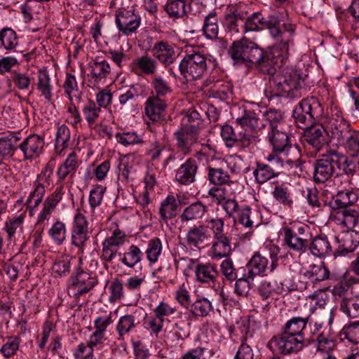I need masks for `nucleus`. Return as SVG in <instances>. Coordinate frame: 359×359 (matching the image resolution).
<instances>
[{
	"label": "nucleus",
	"mask_w": 359,
	"mask_h": 359,
	"mask_svg": "<svg viewBox=\"0 0 359 359\" xmlns=\"http://www.w3.org/2000/svg\"><path fill=\"white\" fill-rule=\"evenodd\" d=\"M228 53L235 64L252 63L260 72L269 76L275 75L279 68L278 58L272 50H264L246 37L234 41Z\"/></svg>",
	"instance_id": "nucleus-1"
},
{
	"label": "nucleus",
	"mask_w": 359,
	"mask_h": 359,
	"mask_svg": "<svg viewBox=\"0 0 359 359\" xmlns=\"http://www.w3.org/2000/svg\"><path fill=\"white\" fill-rule=\"evenodd\" d=\"M352 165L347 158L335 151H330L323 154L320 158L315 163L313 179L316 182L324 183L332 177L338 171L343 170L346 174L352 173Z\"/></svg>",
	"instance_id": "nucleus-2"
},
{
	"label": "nucleus",
	"mask_w": 359,
	"mask_h": 359,
	"mask_svg": "<svg viewBox=\"0 0 359 359\" xmlns=\"http://www.w3.org/2000/svg\"><path fill=\"white\" fill-rule=\"evenodd\" d=\"M268 138L273 151L285 156L286 164H297L301 157L300 150L296 144L292 143L290 136L284 128L269 131Z\"/></svg>",
	"instance_id": "nucleus-3"
},
{
	"label": "nucleus",
	"mask_w": 359,
	"mask_h": 359,
	"mask_svg": "<svg viewBox=\"0 0 359 359\" xmlns=\"http://www.w3.org/2000/svg\"><path fill=\"white\" fill-rule=\"evenodd\" d=\"M187 54L181 60L179 69L187 81L200 79L207 70L208 57L196 50H186Z\"/></svg>",
	"instance_id": "nucleus-4"
},
{
	"label": "nucleus",
	"mask_w": 359,
	"mask_h": 359,
	"mask_svg": "<svg viewBox=\"0 0 359 359\" xmlns=\"http://www.w3.org/2000/svg\"><path fill=\"white\" fill-rule=\"evenodd\" d=\"M323 113V108L318 100L311 97L299 102L293 109L292 116L299 128L307 129Z\"/></svg>",
	"instance_id": "nucleus-5"
},
{
	"label": "nucleus",
	"mask_w": 359,
	"mask_h": 359,
	"mask_svg": "<svg viewBox=\"0 0 359 359\" xmlns=\"http://www.w3.org/2000/svg\"><path fill=\"white\" fill-rule=\"evenodd\" d=\"M284 243L290 249L298 252H304L308 247L311 233L309 227L305 224L294 223L283 228Z\"/></svg>",
	"instance_id": "nucleus-6"
},
{
	"label": "nucleus",
	"mask_w": 359,
	"mask_h": 359,
	"mask_svg": "<svg viewBox=\"0 0 359 359\" xmlns=\"http://www.w3.org/2000/svg\"><path fill=\"white\" fill-rule=\"evenodd\" d=\"M311 341H314V339L282 332L281 334L273 337L268 346L270 348H274L276 351L281 354L288 355L298 353Z\"/></svg>",
	"instance_id": "nucleus-7"
},
{
	"label": "nucleus",
	"mask_w": 359,
	"mask_h": 359,
	"mask_svg": "<svg viewBox=\"0 0 359 359\" xmlns=\"http://www.w3.org/2000/svg\"><path fill=\"white\" fill-rule=\"evenodd\" d=\"M278 96L300 97L299 89L301 88V79L299 74L292 69L283 68L273 80Z\"/></svg>",
	"instance_id": "nucleus-8"
},
{
	"label": "nucleus",
	"mask_w": 359,
	"mask_h": 359,
	"mask_svg": "<svg viewBox=\"0 0 359 359\" xmlns=\"http://www.w3.org/2000/svg\"><path fill=\"white\" fill-rule=\"evenodd\" d=\"M325 123L327 126V135L336 140L339 144L344 143L351 133L354 131L350 123L343 117L341 111L337 108L332 109L331 114L327 117Z\"/></svg>",
	"instance_id": "nucleus-9"
},
{
	"label": "nucleus",
	"mask_w": 359,
	"mask_h": 359,
	"mask_svg": "<svg viewBox=\"0 0 359 359\" xmlns=\"http://www.w3.org/2000/svg\"><path fill=\"white\" fill-rule=\"evenodd\" d=\"M221 136L228 147L239 146L246 148L256 140L254 133L244 132L238 124L235 128L230 125L223 126L221 128Z\"/></svg>",
	"instance_id": "nucleus-10"
},
{
	"label": "nucleus",
	"mask_w": 359,
	"mask_h": 359,
	"mask_svg": "<svg viewBox=\"0 0 359 359\" xmlns=\"http://www.w3.org/2000/svg\"><path fill=\"white\" fill-rule=\"evenodd\" d=\"M200 129L195 125L182 126L174 133L177 150L184 156L190 154L199 142Z\"/></svg>",
	"instance_id": "nucleus-11"
},
{
	"label": "nucleus",
	"mask_w": 359,
	"mask_h": 359,
	"mask_svg": "<svg viewBox=\"0 0 359 359\" xmlns=\"http://www.w3.org/2000/svg\"><path fill=\"white\" fill-rule=\"evenodd\" d=\"M271 263L269 259L259 252H255L247 263L248 278L253 279L256 276H265L266 271L271 272L276 269L277 258L275 252L270 253Z\"/></svg>",
	"instance_id": "nucleus-12"
},
{
	"label": "nucleus",
	"mask_w": 359,
	"mask_h": 359,
	"mask_svg": "<svg viewBox=\"0 0 359 359\" xmlns=\"http://www.w3.org/2000/svg\"><path fill=\"white\" fill-rule=\"evenodd\" d=\"M96 283V278L91 273L83 271H77L71 277L68 293L75 298H79L88 292Z\"/></svg>",
	"instance_id": "nucleus-13"
},
{
	"label": "nucleus",
	"mask_w": 359,
	"mask_h": 359,
	"mask_svg": "<svg viewBox=\"0 0 359 359\" xmlns=\"http://www.w3.org/2000/svg\"><path fill=\"white\" fill-rule=\"evenodd\" d=\"M330 219L337 225L352 229L359 225V208L353 206L333 210Z\"/></svg>",
	"instance_id": "nucleus-14"
},
{
	"label": "nucleus",
	"mask_w": 359,
	"mask_h": 359,
	"mask_svg": "<svg viewBox=\"0 0 359 359\" xmlns=\"http://www.w3.org/2000/svg\"><path fill=\"white\" fill-rule=\"evenodd\" d=\"M262 115L260 110L256 111L243 108L241 115L236 118V123L244 132L253 133V130L265 127L264 120L261 118Z\"/></svg>",
	"instance_id": "nucleus-15"
},
{
	"label": "nucleus",
	"mask_w": 359,
	"mask_h": 359,
	"mask_svg": "<svg viewBox=\"0 0 359 359\" xmlns=\"http://www.w3.org/2000/svg\"><path fill=\"white\" fill-rule=\"evenodd\" d=\"M45 142L42 137L33 134L27 137L19 145L25 160H32L40 156Z\"/></svg>",
	"instance_id": "nucleus-16"
},
{
	"label": "nucleus",
	"mask_w": 359,
	"mask_h": 359,
	"mask_svg": "<svg viewBox=\"0 0 359 359\" xmlns=\"http://www.w3.org/2000/svg\"><path fill=\"white\" fill-rule=\"evenodd\" d=\"M151 52L154 58L157 59L165 67L172 64L177 58L173 46L165 41L156 42L152 46Z\"/></svg>",
	"instance_id": "nucleus-17"
},
{
	"label": "nucleus",
	"mask_w": 359,
	"mask_h": 359,
	"mask_svg": "<svg viewBox=\"0 0 359 359\" xmlns=\"http://www.w3.org/2000/svg\"><path fill=\"white\" fill-rule=\"evenodd\" d=\"M327 126L326 124H316L310 126L306 130L304 141L311 146L316 151L327 143Z\"/></svg>",
	"instance_id": "nucleus-18"
},
{
	"label": "nucleus",
	"mask_w": 359,
	"mask_h": 359,
	"mask_svg": "<svg viewBox=\"0 0 359 359\" xmlns=\"http://www.w3.org/2000/svg\"><path fill=\"white\" fill-rule=\"evenodd\" d=\"M107 341L106 334L94 332L90 337L87 344L79 345L74 353L76 359H93V348L99 345L104 344Z\"/></svg>",
	"instance_id": "nucleus-19"
},
{
	"label": "nucleus",
	"mask_w": 359,
	"mask_h": 359,
	"mask_svg": "<svg viewBox=\"0 0 359 359\" xmlns=\"http://www.w3.org/2000/svg\"><path fill=\"white\" fill-rule=\"evenodd\" d=\"M211 235L204 224L194 225L186 234V242L189 246L200 248L210 240Z\"/></svg>",
	"instance_id": "nucleus-20"
},
{
	"label": "nucleus",
	"mask_w": 359,
	"mask_h": 359,
	"mask_svg": "<svg viewBox=\"0 0 359 359\" xmlns=\"http://www.w3.org/2000/svg\"><path fill=\"white\" fill-rule=\"evenodd\" d=\"M197 170L196 161L194 158H189L176 170L175 180L184 185L194 183L196 180Z\"/></svg>",
	"instance_id": "nucleus-21"
},
{
	"label": "nucleus",
	"mask_w": 359,
	"mask_h": 359,
	"mask_svg": "<svg viewBox=\"0 0 359 359\" xmlns=\"http://www.w3.org/2000/svg\"><path fill=\"white\" fill-rule=\"evenodd\" d=\"M116 24L120 31L129 34L138 28L140 21L131 11L121 9L116 12Z\"/></svg>",
	"instance_id": "nucleus-22"
},
{
	"label": "nucleus",
	"mask_w": 359,
	"mask_h": 359,
	"mask_svg": "<svg viewBox=\"0 0 359 359\" xmlns=\"http://www.w3.org/2000/svg\"><path fill=\"white\" fill-rule=\"evenodd\" d=\"M206 86H210L208 90L210 96L225 100L232 95L233 86L231 83L226 80H208L205 81Z\"/></svg>",
	"instance_id": "nucleus-23"
},
{
	"label": "nucleus",
	"mask_w": 359,
	"mask_h": 359,
	"mask_svg": "<svg viewBox=\"0 0 359 359\" xmlns=\"http://www.w3.org/2000/svg\"><path fill=\"white\" fill-rule=\"evenodd\" d=\"M208 212V208L201 201L195 202L185 208L180 215L182 226H187L189 222L203 218Z\"/></svg>",
	"instance_id": "nucleus-24"
},
{
	"label": "nucleus",
	"mask_w": 359,
	"mask_h": 359,
	"mask_svg": "<svg viewBox=\"0 0 359 359\" xmlns=\"http://www.w3.org/2000/svg\"><path fill=\"white\" fill-rule=\"evenodd\" d=\"M231 241L226 235L213 238L210 250L212 259L226 258L231 255Z\"/></svg>",
	"instance_id": "nucleus-25"
},
{
	"label": "nucleus",
	"mask_w": 359,
	"mask_h": 359,
	"mask_svg": "<svg viewBox=\"0 0 359 359\" xmlns=\"http://www.w3.org/2000/svg\"><path fill=\"white\" fill-rule=\"evenodd\" d=\"M195 275L196 280L201 283H212L215 285L219 277V272L214 264H198L196 266Z\"/></svg>",
	"instance_id": "nucleus-26"
},
{
	"label": "nucleus",
	"mask_w": 359,
	"mask_h": 359,
	"mask_svg": "<svg viewBox=\"0 0 359 359\" xmlns=\"http://www.w3.org/2000/svg\"><path fill=\"white\" fill-rule=\"evenodd\" d=\"M358 200L357 194L351 191H339L335 196H332L330 202L334 210H339L348 207H353V203Z\"/></svg>",
	"instance_id": "nucleus-27"
},
{
	"label": "nucleus",
	"mask_w": 359,
	"mask_h": 359,
	"mask_svg": "<svg viewBox=\"0 0 359 359\" xmlns=\"http://www.w3.org/2000/svg\"><path fill=\"white\" fill-rule=\"evenodd\" d=\"M166 108L164 100L158 97H149L145 103V114L153 121H157L160 119L162 113Z\"/></svg>",
	"instance_id": "nucleus-28"
},
{
	"label": "nucleus",
	"mask_w": 359,
	"mask_h": 359,
	"mask_svg": "<svg viewBox=\"0 0 359 359\" xmlns=\"http://www.w3.org/2000/svg\"><path fill=\"white\" fill-rule=\"evenodd\" d=\"M238 222L246 228L258 226L261 223V215L258 210H252L249 206L244 205L237 216Z\"/></svg>",
	"instance_id": "nucleus-29"
},
{
	"label": "nucleus",
	"mask_w": 359,
	"mask_h": 359,
	"mask_svg": "<svg viewBox=\"0 0 359 359\" xmlns=\"http://www.w3.org/2000/svg\"><path fill=\"white\" fill-rule=\"evenodd\" d=\"M308 319L301 317H294L287 321L282 327V332L292 335H298L301 337H306L305 330Z\"/></svg>",
	"instance_id": "nucleus-30"
},
{
	"label": "nucleus",
	"mask_w": 359,
	"mask_h": 359,
	"mask_svg": "<svg viewBox=\"0 0 359 359\" xmlns=\"http://www.w3.org/2000/svg\"><path fill=\"white\" fill-rule=\"evenodd\" d=\"M309 250L312 255L316 257H325L332 252V247L325 236H316L309 245Z\"/></svg>",
	"instance_id": "nucleus-31"
},
{
	"label": "nucleus",
	"mask_w": 359,
	"mask_h": 359,
	"mask_svg": "<svg viewBox=\"0 0 359 359\" xmlns=\"http://www.w3.org/2000/svg\"><path fill=\"white\" fill-rule=\"evenodd\" d=\"M289 287L285 286L283 283V278L280 279L279 284H274L272 282L264 280L261 283L258 288L259 295L263 299H266L270 297L273 293L283 294L287 292Z\"/></svg>",
	"instance_id": "nucleus-32"
},
{
	"label": "nucleus",
	"mask_w": 359,
	"mask_h": 359,
	"mask_svg": "<svg viewBox=\"0 0 359 359\" xmlns=\"http://www.w3.org/2000/svg\"><path fill=\"white\" fill-rule=\"evenodd\" d=\"M20 140V137L16 134H9L0 137V158L13 156L17 149L15 144Z\"/></svg>",
	"instance_id": "nucleus-33"
},
{
	"label": "nucleus",
	"mask_w": 359,
	"mask_h": 359,
	"mask_svg": "<svg viewBox=\"0 0 359 359\" xmlns=\"http://www.w3.org/2000/svg\"><path fill=\"white\" fill-rule=\"evenodd\" d=\"M272 196L279 203L289 208H292L294 203L292 196L286 184H279L277 183L272 191Z\"/></svg>",
	"instance_id": "nucleus-34"
},
{
	"label": "nucleus",
	"mask_w": 359,
	"mask_h": 359,
	"mask_svg": "<svg viewBox=\"0 0 359 359\" xmlns=\"http://www.w3.org/2000/svg\"><path fill=\"white\" fill-rule=\"evenodd\" d=\"M164 10L173 19L183 18L187 13L185 0H167Z\"/></svg>",
	"instance_id": "nucleus-35"
},
{
	"label": "nucleus",
	"mask_w": 359,
	"mask_h": 359,
	"mask_svg": "<svg viewBox=\"0 0 359 359\" xmlns=\"http://www.w3.org/2000/svg\"><path fill=\"white\" fill-rule=\"evenodd\" d=\"M261 118L264 120L265 126L266 123H269L270 131H273L279 129H283L285 123L283 121V114L281 112L276 109H270L264 112H262Z\"/></svg>",
	"instance_id": "nucleus-36"
},
{
	"label": "nucleus",
	"mask_w": 359,
	"mask_h": 359,
	"mask_svg": "<svg viewBox=\"0 0 359 359\" xmlns=\"http://www.w3.org/2000/svg\"><path fill=\"white\" fill-rule=\"evenodd\" d=\"M188 310L194 317H206L212 311L213 306L207 298L201 297L191 303Z\"/></svg>",
	"instance_id": "nucleus-37"
},
{
	"label": "nucleus",
	"mask_w": 359,
	"mask_h": 359,
	"mask_svg": "<svg viewBox=\"0 0 359 359\" xmlns=\"http://www.w3.org/2000/svg\"><path fill=\"white\" fill-rule=\"evenodd\" d=\"M208 178L209 182L215 185L229 184L233 182L231 175L222 168H208Z\"/></svg>",
	"instance_id": "nucleus-38"
},
{
	"label": "nucleus",
	"mask_w": 359,
	"mask_h": 359,
	"mask_svg": "<svg viewBox=\"0 0 359 359\" xmlns=\"http://www.w3.org/2000/svg\"><path fill=\"white\" fill-rule=\"evenodd\" d=\"M304 276L311 280L312 283L323 281L329 278V270L323 264H313L309 270L304 273Z\"/></svg>",
	"instance_id": "nucleus-39"
},
{
	"label": "nucleus",
	"mask_w": 359,
	"mask_h": 359,
	"mask_svg": "<svg viewBox=\"0 0 359 359\" xmlns=\"http://www.w3.org/2000/svg\"><path fill=\"white\" fill-rule=\"evenodd\" d=\"M178 205L173 196H168L161 204L159 215L161 218L166 222L177 215Z\"/></svg>",
	"instance_id": "nucleus-40"
},
{
	"label": "nucleus",
	"mask_w": 359,
	"mask_h": 359,
	"mask_svg": "<svg viewBox=\"0 0 359 359\" xmlns=\"http://www.w3.org/2000/svg\"><path fill=\"white\" fill-rule=\"evenodd\" d=\"M78 166L76 155L74 152H72L57 170V175L59 179L62 180L68 175H73Z\"/></svg>",
	"instance_id": "nucleus-41"
},
{
	"label": "nucleus",
	"mask_w": 359,
	"mask_h": 359,
	"mask_svg": "<svg viewBox=\"0 0 359 359\" xmlns=\"http://www.w3.org/2000/svg\"><path fill=\"white\" fill-rule=\"evenodd\" d=\"M37 89L41 95L47 100H50L52 93V86L50 79L46 70H39L37 76Z\"/></svg>",
	"instance_id": "nucleus-42"
},
{
	"label": "nucleus",
	"mask_w": 359,
	"mask_h": 359,
	"mask_svg": "<svg viewBox=\"0 0 359 359\" xmlns=\"http://www.w3.org/2000/svg\"><path fill=\"white\" fill-rule=\"evenodd\" d=\"M247 13L238 9H229L225 16L224 24L229 31L238 32L239 20H244Z\"/></svg>",
	"instance_id": "nucleus-43"
},
{
	"label": "nucleus",
	"mask_w": 359,
	"mask_h": 359,
	"mask_svg": "<svg viewBox=\"0 0 359 359\" xmlns=\"http://www.w3.org/2000/svg\"><path fill=\"white\" fill-rule=\"evenodd\" d=\"M0 41L6 50H12L18 45V36L13 29L5 27L0 31Z\"/></svg>",
	"instance_id": "nucleus-44"
},
{
	"label": "nucleus",
	"mask_w": 359,
	"mask_h": 359,
	"mask_svg": "<svg viewBox=\"0 0 359 359\" xmlns=\"http://www.w3.org/2000/svg\"><path fill=\"white\" fill-rule=\"evenodd\" d=\"M341 340L348 339L353 344L359 343V320L346 325L339 332Z\"/></svg>",
	"instance_id": "nucleus-45"
},
{
	"label": "nucleus",
	"mask_w": 359,
	"mask_h": 359,
	"mask_svg": "<svg viewBox=\"0 0 359 359\" xmlns=\"http://www.w3.org/2000/svg\"><path fill=\"white\" fill-rule=\"evenodd\" d=\"M136 67L147 75L154 74L158 67L157 62L148 55H143L135 60Z\"/></svg>",
	"instance_id": "nucleus-46"
},
{
	"label": "nucleus",
	"mask_w": 359,
	"mask_h": 359,
	"mask_svg": "<svg viewBox=\"0 0 359 359\" xmlns=\"http://www.w3.org/2000/svg\"><path fill=\"white\" fill-rule=\"evenodd\" d=\"M90 74L95 81H100L109 75L111 72L110 65L105 60L96 61L90 66Z\"/></svg>",
	"instance_id": "nucleus-47"
},
{
	"label": "nucleus",
	"mask_w": 359,
	"mask_h": 359,
	"mask_svg": "<svg viewBox=\"0 0 359 359\" xmlns=\"http://www.w3.org/2000/svg\"><path fill=\"white\" fill-rule=\"evenodd\" d=\"M272 169L266 163H258L253 172L256 182L262 184L276 177Z\"/></svg>",
	"instance_id": "nucleus-48"
},
{
	"label": "nucleus",
	"mask_w": 359,
	"mask_h": 359,
	"mask_svg": "<svg viewBox=\"0 0 359 359\" xmlns=\"http://www.w3.org/2000/svg\"><path fill=\"white\" fill-rule=\"evenodd\" d=\"M100 111V107H97L95 102L91 100H88L86 103H84L82 111L85 119L90 126L95 123Z\"/></svg>",
	"instance_id": "nucleus-49"
},
{
	"label": "nucleus",
	"mask_w": 359,
	"mask_h": 359,
	"mask_svg": "<svg viewBox=\"0 0 359 359\" xmlns=\"http://www.w3.org/2000/svg\"><path fill=\"white\" fill-rule=\"evenodd\" d=\"M142 255L143 253L140 249L137 246L132 245L130 246L128 252L124 253L121 262L127 266L133 268L141 261Z\"/></svg>",
	"instance_id": "nucleus-50"
},
{
	"label": "nucleus",
	"mask_w": 359,
	"mask_h": 359,
	"mask_svg": "<svg viewBox=\"0 0 359 359\" xmlns=\"http://www.w3.org/2000/svg\"><path fill=\"white\" fill-rule=\"evenodd\" d=\"M162 248V243L158 238H154L149 241L145 253L150 263H155L158 261Z\"/></svg>",
	"instance_id": "nucleus-51"
},
{
	"label": "nucleus",
	"mask_w": 359,
	"mask_h": 359,
	"mask_svg": "<svg viewBox=\"0 0 359 359\" xmlns=\"http://www.w3.org/2000/svg\"><path fill=\"white\" fill-rule=\"evenodd\" d=\"M48 234L55 243L61 245L66 238L65 224L60 221L55 222L48 230Z\"/></svg>",
	"instance_id": "nucleus-52"
},
{
	"label": "nucleus",
	"mask_w": 359,
	"mask_h": 359,
	"mask_svg": "<svg viewBox=\"0 0 359 359\" xmlns=\"http://www.w3.org/2000/svg\"><path fill=\"white\" fill-rule=\"evenodd\" d=\"M340 145H343L352 156H358L359 132L354 130L353 133H351L348 138L344 140V143H341Z\"/></svg>",
	"instance_id": "nucleus-53"
},
{
	"label": "nucleus",
	"mask_w": 359,
	"mask_h": 359,
	"mask_svg": "<svg viewBox=\"0 0 359 359\" xmlns=\"http://www.w3.org/2000/svg\"><path fill=\"white\" fill-rule=\"evenodd\" d=\"M340 310L349 318L359 317V304L353 299L344 297L340 303Z\"/></svg>",
	"instance_id": "nucleus-54"
},
{
	"label": "nucleus",
	"mask_w": 359,
	"mask_h": 359,
	"mask_svg": "<svg viewBox=\"0 0 359 359\" xmlns=\"http://www.w3.org/2000/svg\"><path fill=\"white\" fill-rule=\"evenodd\" d=\"M152 87L155 93L156 97H164L167 94L171 92L170 87L168 82L163 79L161 76H155L152 81Z\"/></svg>",
	"instance_id": "nucleus-55"
},
{
	"label": "nucleus",
	"mask_w": 359,
	"mask_h": 359,
	"mask_svg": "<svg viewBox=\"0 0 359 359\" xmlns=\"http://www.w3.org/2000/svg\"><path fill=\"white\" fill-rule=\"evenodd\" d=\"M20 342V339L19 337H9L0 351L6 358H10L16 353L19 348Z\"/></svg>",
	"instance_id": "nucleus-56"
},
{
	"label": "nucleus",
	"mask_w": 359,
	"mask_h": 359,
	"mask_svg": "<svg viewBox=\"0 0 359 359\" xmlns=\"http://www.w3.org/2000/svg\"><path fill=\"white\" fill-rule=\"evenodd\" d=\"M69 139L70 132L69 128L65 125L59 126L56 134L55 147L61 149L67 147Z\"/></svg>",
	"instance_id": "nucleus-57"
},
{
	"label": "nucleus",
	"mask_w": 359,
	"mask_h": 359,
	"mask_svg": "<svg viewBox=\"0 0 359 359\" xmlns=\"http://www.w3.org/2000/svg\"><path fill=\"white\" fill-rule=\"evenodd\" d=\"M164 325V318H160L157 316L149 317L144 320L145 327L151 332L152 334L157 336L162 331Z\"/></svg>",
	"instance_id": "nucleus-58"
},
{
	"label": "nucleus",
	"mask_w": 359,
	"mask_h": 359,
	"mask_svg": "<svg viewBox=\"0 0 359 359\" xmlns=\"http://www.w3.org/2000/svg\"><path fill=\"white\" fill-rule=\"evenodd\" d=\"M175 298L182 307L189 309L191 305V297L187 286L184 283L176 290Z\"/></svg>",
	"instance_id": "nucleus-59"
},
{
	"label": "nucleus",
	"mask_w": 359,
	"mask_h": 359,
	"mask_svg": "<svg viewBox=\"0 0 359 359\" xmlns=\"http://www.w3.org/2000/svg\"><path fill=\"white\" fill-rule=\"evenodd\" d=\"M222 208L226 212L228 217L232 218L233 221H236L237 216L239 214L241 208L238 203L234 199H226L222 204Z\"/></svg>",
	"instance_id": "nucleus-60"
},
{
	"label": "nucleus",
	"mask_w": 359,
	"mask_h": 359,
	"mask_svg": "<svg viewBox=\"0 0 359 359\" xmlns=\"http://www.w3.org/2000/svg\"><path fill=\"white\" fill-rule=\"evenodd\" d=\"M101 258L104 261V266L108 271L112 259V236L107 237L102 243Z\"/></svg>",
	"instance_id": "nucleus-61"
},
{
	"label": "nucleus",
	"mask_w": 359,
	"mask_h": 359,
	"mask_svg": "<svg viewBox=\"0 0 359 359\" xmlns=\"http://www.w3.org/2000/svg\"><path fill=\"white\" fill-rule=\"evenodd\" d=\"M262 20V15L260 13H255L247 18L244 25L245 32L261 30Z\"/></svg>",
	"instance_id": "nucleus-62"
},
{
	"label": "nucleus",
	"mask_w": 359,
	"mask_h": 359,
	"mask_svg": "<svg viewBox=\"0 0 359 359\" xmlns=\"http://www.w3.org/2000/svg\"><path fill=\"white\" fill-rule=\"evenodd\" d=\"M96 100L100 107H107L112 100V91L111 85L100 89L96 95Z\"/></svg>",
	"instance_id": "nucleus-63"
},
{
	"label": "nucleus",
	"mask_w": 359,
	"mask_h": 359,
	"mask_svg": "<svg viewBox=\"0 0 359 359\" xmlns=\"http://www.w3.org/2000/svg\"><path fill=\"white\" fill-rule=\"evenodd\" d=\"M222 273L229 280H234L237 278L236 269L234 267L233 261L231 259H225L220 264Z\"/></svg>",
	"instance_id": "nucleus-64"
}]
</instances>
